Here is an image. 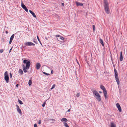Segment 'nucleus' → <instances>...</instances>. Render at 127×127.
Here are the masks:
<instances>
[{
    "label": "nucleus",
    "instance_id": "nucleus-28",
    "mask_svg": "<svg viewBox=\"0 0 127 127\" xmlns=\"http://www.w3.org/2000/svg\"><path fill=\"white\" fill-rule=\"evenodd\" d=\"M43 73L44 74L47 75H49L50 74L49 73H47L46 72H43Z\"/></svg>",
    "mask_w": 127,
    "mask_h": 127
},
{
    "label": "nucleus",
    "instance_id": "nucleus-9",
    "mask_svg": "<svg viewBox=\"0 0 127 127\" xmlns=\"http://www.w3.org/2000/svg\"><path fill=\"white\" fill-rule=\"evenodd\" d=\"M36 66L37 69H39L41 67V65L39 63H38L36 64Z\"/></svg>",
    "mask_w": 127,
    "mask_h": 127
},
{
    "label": "nucleus",
    "instance_id": "nucleus-2",
    "mask_svg": "<svg viewBox=\"0 0 127 127\" xmlns=\"http://www.w3.org/2000/svg\"><path fill=\"white\" fill-rule=\"evenodd\" d=\"M104 9L105 12L107 14L109 13L110 12L108 6V3L106 0H104Z\"/></svg>",
    "mask_w": 127,
    "mask_h": 127
},
{
    "label": "nucleus",
    "instance_id": "nucleus-43",
    "mask_svg": "<svg viewBox=\"0 0 127 127\" xmlns=\"http://www.w3.org/2000/svg\"><path fill=\"white\" fill-rule=\"evenodd\" d=\"M62 5L63 6H64V3H62Z\"/></svg>",
    "mask_w": 127,
    "mask_h": 127
},
{
    "label": "nucleus",
    "instance_id": "nucleus-33",
    "mask_svg": "<svg viewBox=\"0 0 127 127\" xmlns=\"http://www.w3.org/2000/svg\"><path fill=\"white\" fill-rule=\"evenodd\" d=\"M37 38L38 40L39 41V42H40V40L38 36L37 35Z\"/></svg>",
    "mask_w": 127,
    "mask_h": 127
},
{
    "label": "nucleus",
    "instance_id": "nucleus-14",
    "mask_svg": "<svg viewBox=\"0 0 127 127\" xmlns=\"http://www.w3.org/2000/svg\"><path fill=\"white\" fill-rule=\"evenodd\" d=\"M120 60L121 61H123V57L122 56V51L120 52Z\"/></svg>",
    "mask_w": 127,
    "mask_h": 127
},
{
    "label": "nucleus",
    "instance_id": "nucleus-20",
    "mask_svg": "<svg viewBox=\"0 0 127 127\" xmlns=\"http://www.w3.org/2000/svg\"><path fill=\"white\" fill-rule=\"evenodd\" d=\"M14 34H12L11 36L10 40H12H12L13 39V38L14 37Z\"/></svg>",
    "mask_w": 127,
    "mask_h": 127
},
{
    "label": "nucleus",
    "instance_id": "nucleus-36",
    "mask_svg": "<svg viewBox=\"0 0 127 127\" xmlns=\"http://www.w3.org/2000/svg\"><path fill=\"white\" fill-rule=\"evenodd\" d=\"M56 37H60V35H56Z\"/></svg>",
    "mask_w": 127,
    "mask_h": 127
},
{
    "label": "nucleus",
    "instance_id": "nucleus-38",
    "mask_svg": "<svg viewBox=\"0 0 127 127\" xmlns=\"http://www.w3.org/2000/svg\"><path fill=\"white\" fill-rule=\"evenodd\" d=\"M12 41L10 40L9 43L11 44Z\"/></svg>",
    "mask_w": 127,
    "mask_h": 127
},
{
    "label": "nucleus",
    "instance_id": "nucleus-5",
    "mask_svg": "<svg viewBox=\"0 0 127 127\" xmlns=\"http://www.w3.org/2000/svg\"><path fill=\"white\" fill-rule=\"evenodd\" d=\"M21 6L27 12L28 11V10L25 5L23 4V2H22L21 3Z\"/></svg>",
    "mask_w": 127,
    "mask_h": 127
},
{
    "label": "nucleus",
    "instance_id": "nucleus-8",
    "mask_svg": "<svg viewBox=\"0 0 127 127\" xmlns=\"http://www.w3.org/2000/svg\"><path fill=\"white\" fill-rule=\"evenodd\" d=\"M75 3L77 6H82L83 5V4L82 3H81L77 1H76Z\"/></svg>",
    "mask_w": 127,
    "mask_h": 127
},
{
    "label": "nucleus",
    "instance_id": "nucleus-7",
    "mask_svg": "<svg viewBox=\"0 0 127 127\" xmlns=\"http://www.w3.org/2000/svg\"><path fill=\"white\" fill-rule=\"evenodd\" d=\"M116 105L118 108L119 112H121L122 111V109L119 104V103H117L116 104Z\"/></svg>",
    "mask_w": 127,
    "mask_h": 127
},
{
    "label": "nucleus",
    "instance_id": "nucleus-37",
    "mask_svg": "<svg viewBox=\"0 0 127 127\" xmlns=\"http://www.w3.org/2000/svg\"><path fill=\"white\" fill-rule=\"evenodd\" d=\"M12 47H11V48L10 49V50H9V53H10L11 52V50H12Z\"/></svg>",
    "mask_w": 127,
    "mask_h": 127
},
{
    "label": "nucleus",
    "instance_id": "nucleus-10",
    "mask_svg": "<svg viewBox=\"0 0 127 127\" xmlns=\"http://www.w3.org/2000/svg\"><path fill=\"white\" fill-rule=\"evenodd\" d=\"M61 121L63 123L64 122H66L67 121V119L65 118H63L61 120Z\"/></svg>",
    "mask_w": 127,
    "mask_h": 127
},
{
    "label": "nucleus",
    "instance_id": "nucleus-12",
    "mask_svg": "<svg viewBox=\"0 0 127 127\" xmlns=\"http://www.w3.org/2000/svg\"><path fill=\"white\" fill-rule=\"evenodd\" d=\"M114 72H115V78H118V73L115 69H114Z\"/></svg>",
    "mask_w": 127,
    "mask_h": 127
},
{
    "label": "nucleus",
    "instance_id": "nucleus-19",
    "mask_svg": "<svg viewBox=\"0 0 127 127\" xmlns=\"http://www.w3.org/2000/svg\"><path fill=\"white\" fill-rule=\"evenodd\" d=\"M19 72L22 75L23 73V70L21 69H20L19 71Z\"/></svg>",
    "mask_w": 127,
    "mask_h": 127
},
{
    "label": "nucleus",
    "instance_id": "nucleus-6",
    "mask_svg": "<svg viewBox=\"0 0 127 127\" xmlns=\"http://www.w3.org/2000/svg\"><path fill=\"white\" fill-rule=\"evenodd\" d=\"M16 107L17 108V110L18 112L19 113L20 115L22 114V112L21 110L20 109L19 106L17 105H16Z\"/></svg>",
    "mask_w": 127,
    "mask_h": 127
},
{
    "label": "nucleus",
    "instance_id": "nucleus-25",
    "mask_svg": "<svg viewBox=\"0 0 127 127\" xmlns=\"http://www.w3.org/2000/svg\"><path fill=\"white\" fill-rule=\"evenodd\" d=\"M60 38L63 41L64 40V37L61 36H60Z\"/></svg>",
    "mask_w": 127,
    "mask_h": 127
},
{
    "label": "nucleus",
    "instance_id": "nucleus-41",
    "mask_svg": "<svg viewBox=\"0 0 127 127\" xmlns=\"http://www.w3.org/2000/svg\"><path fill=\"white\" fill-rule=\"evenodd\" d=\"M29 12L31 14H32V10H30Z\"/></svg>",
    "mask_w": 127,
    "mask_h": 127
},
{
    "label": "nucleus",
    "instance_id": "nucleus-16",
    "mask_svg": "<svg viewBox=\"0 0 127 127\" xmlns=\"http://www.w3.org/2000/svg\"><path fill=\"white\" fill-rule=\"evenodd\" d=\"M25 45L27 46H31L32 45V42H28L25 43Z\"/></svg>",
    "mask_w": 127,
    "mask_h": 127
},
{
    "label": "nucleus",
    "instance_id": "nucleus-3",
    "mask_svg": "<svg viewBox=\"0 0 127 127\" xmlns=\"http://www.w3.org/2000/svg\"><path fill=\"white\" fill-rule=\"evenodd\" d=\"M93 93L94 96L99 101L101 100L100 96L98 93L96 91H93Z\"/></svg>",
    "mask_w": 127,
    "mask_h": 127
},
{
    "label": "nucleus",
    "instance_id": "nucleus-44",
    "mask_svg": "<svg viewBox=\"0 0 127 127\" xmlns=\"http://www.w3.org/2000/svg\"><path fill=\"white\" fill-rule=\"evenodd\" d=\"M70 109H69L67 111L68 112H70Z\"/></svg>",
    "mask_w": 127,
    "mask_h": 127
},
{
    "label": "nucleus",
    "instance_id": "nucleus-15",
    "mask_svg": "<svg viewBox=\"0 0 127 127\" xmlns=\"http://www.w3.org/2000/svg\"><path fill=\"white\" fill-rule=\"evenodd\" d=\"M111 127H116V124L113 122H111L110 123Z\"/></svg>",
    "mask_w": 127,
    "mask_h": 127
},
{
    "label": "nucleus",
    "instance_id": "nucleus-11",
    "mask_svg": "<svg viewBox=\"0 0 127 127\" xmlns=\"http://www.w3.org/2000/svg\"><path fill=\"white\" fill-rule=\"evenodd\" d=\"M103 93L105 99H106L108 98L107 93L106 91L103 92Z\"/></svg>",
    "mask_w": 127,
    "mask_h": 127
},
{
    "label": "nucleus",
    "instance_id": "nucleus-4",
    "mask_svg": "<svg viewBox=\"0 0 127 127\" xmlns=\"http://www.w3.org/2000/svg\"><path fill=\"white\" fill-rule=\"evenodd\" d=\"M4 79L6 83H8L9 82V77L7 71L5 72L4 73Z\"/></svg>",
    "mask_w": 127,
    "mask_h": 127
},
{
    "label": "nucleus",
    "instance_id": "nucleus-17",
    "mask_svg": "<svg viewBox=\"0 0 127 127\" xmlns=\"http://www.w3.org/2000/svg\"><path fill=\"white\" fill-rule=\"evenodd\" d=\"M99 41L100 43L102 44V45L103 46H104V45L102 40L100 38L99 39Z\"/></svg>",
    "mask_w": 127,
    "mask_h": 127
},
{
    "label": "nucleus",
    "instance_id": "nucleus-40",
    "mask_svg": "<svg viewBox=\"0 0 127 127\" xmlns=\"http://www.w3.org/2000/svg\"><path fill=\"white\" fill-rule=\"evenodd\" d=\"M18 86H19V85L18 84H17L16 85V87H18Z\"/></svg>",
    "mask_w": 127,
    "mask_h": 127
},
{
    "label": "nucleus",
    "instance_id": "nucleus-47",
    "mask_svg": "<svg viewBox=\"0 0 127 127\" xmlns=\"http://www.w3.org/2000/svg\"><path fill=\"white\" fill-rule=\"evenodd\" d=\"M34 44L32 43V45H34Z\"/></svg>",
    "mask_w": 127,
    "mask_h": 127
},
{
    "label": "nucleus",
    "instance_id": "nucleus-32",
    "mask_svg": "<svg viewBox=\"0 0 127 127\" xmlns=\"http://www.w3.org/2000/svg\"><path fill=\"white\" fill-rule=\"evenodd\" d=\"M45 102H44L42 104V106L43 107H44L45 105Z\"/></svg>",
    "mask_w": 127,
    "mask_h": 127
},
{
    "label": "nucleus",
    "instance_id": "nucleus-46",
    "mask_svg": "<svg viewBox=\"0 0 127 127\" xmlns=\"http://www.w3.org/2000/svg\"><path fill=\"white\" fill-rule=\"evenodd\" d=\"M40 42V44L42 45V44L41 43V42L40 41V42Z\"/></svg>",
    "mask_w": 127,
    "mask_h": 127
},
{
    "label": "nucleus",
    "instance_id": "nucleus-22",
    "mask_svg": "<svg viewBox=\"0 0 127 127\" xmlns=\"http://www.w3.org/2000/svg\"><path fill=\"white\" fill-rule=\"evenodd\" d=\"M50 120L52 121L51 123H54L55 121V119H50Z\"/></svg>",
    "mask_w": 127,
    "mask_h": 127
},
{
    "label": "nucleus",
    "instance_id": "nucleus-39",
    "mask_svg": "<svg viewBox=\"0 0 127 127\" xmlns=\"http://www.w3.org/2000/svg\"><path fill=\"white\" fill-rule=\"evenodd\" d=\"M41 120H39V122L38 123V124H41Z\"/></svg>",
    "mask_w": 127,
    "mask_h": 127
},
{
    "label": "nucleus",
    "instance_id": "nucleus-18",
    "mask_svg": "<svg viewBox=\"0 0 127 127\" xmlns=\"http://www.w3.org/2000/svg\"><path fill=\"white\" fill-rule=\"evenodd\" d=\"M116 80V81L117 84L118 85H119L120 83V81L118 78H115Z\"/></svg>",
    "mask_w": 127,
    "mask_h": 127
},
{
    "label": "nucleus",
    "instance_id": "nucleus-26",
    "mask_svg": "<svg viewBox=\"0 0 127 127\" xmlns=\"http://www.w3.org/2000/svg\"><path fill=\"white\" fill-rule=\"evenodd\" d=\"M18 102L19 103L21 104H23V103L22 102V101H21V100H19V99H18Z\"/></svg>",
    "mask_w": 127,
    "mask_h": 127
},
{
    "label": "nucleus",
    "instance_id": "nucleus-31",
    "mask_svg": "<svg viewBox=\"0 0 127 127\" xmlns=\"http://www.w3.org/2000/svg\"><path fill=\"white\" fill-rule=\"evenodd\" d=\"M93 31H94V32L95 31V25H93Z\"/></svg>",
    "mask_w": 127,
    "mask_h": 127
},
{
    "label": "nucleus",
    "instance_id": "nucleus-23",
    "mask_svg": "<svg viewBox=\"0 0 127 127\" xmlns=\"http://www.w3.org/2000/svg\"><path fill=\"white\" fill-rule=\"evenodd\" d=\"M64 126L66 127H69L68 126V125L67 123H66V122L64 123Z\"/></svg>",
    "mask_w": 127,
    "mask_h": 127
},
{
    "label": "nucleus",
    "instance_id": "nucleus-1",
    "mask_svg": "<svg viewBox=\"0 0 127 127\" xmlns=\"http://www.w3.org/2000/svg\"><path fill=\"white\" fill-rule=\"evenodd\" d=\"M24 64L22 65L23 69L24 72L26 73L27 70L29 68L30 66V62L28 60H24L23 61Z\"/></svg>",
    "mask_w": 127,
    "mask_h": 127
},
{
    "label": "nucleus",
    "instance_id": "nucleus-48",
    "mask_svg": "<svg viewBox=\"0 0 127 127\" xmlns=\"http://www.w3.org/2000/svg\"><path fill=\"white\" fill-rule=\"evenodd\" d=\"M7 32H6V33H7Z\"/></svg>",
    "mask_w": 127,
    "mask_h": 127
},
{
    "label": "nucleus",
    "instance_id": "nucleus-35",
    "mask_svg": "<svg viewBox=\"0 0 127 127\" xmlns=\"http://www.w3.org/2000/svg\"><path fill=\"white\" fill-rule=\"evenodd\" d=\"M10 78H12V74L11 73H10Z\"/></svg>",
    "mask_w": 127,
    "mask_h": 127
},
{
    "label": "nucleus",
    "instance_id": "nucleus-42",
    "mask_svg": "<svg viewBox=\"0 0 127 127\" xmlns=\"http://www.w3.org/2000/svg\"><path fill=\"white\" fill-rule=\"evenodd\" d=\"M53 71L52 70L51 71V73L52 74H53Z\"/></svg>",
    "mask_w": 127,
    "mask_h": 127
},
{
    "label": "nucleus",
    "instance_id": "nucleus-34",
    "mask_svg": "<svg viewBox=\"0 0 127 127\" xmlns=\"http://www.w3.org/2000/svg\"><path fill=\"white\" fill-rule=\"evenodd\" d=\"M34 127H38L37 125L36 124H35L34 125Z\"/></svg>",
    "mask_w": 127,
    "mask_h": 127
},
{
    "label": "nucleus",
    "instance_id": "nucleus-27",
    "mask_svg": "<svg viewBox=\"0 0 127 127\" xmlns=\"http://www.w3.org/2000/svg\"><path fill=\"white\" fill-rule=\"evenodd\" d=\"M55 86V84H54L52 86L50 90H52V89L54 88Z\"/></svg>",
    "mask_w": 127,
    "mask_h": 127
},
{
    "label": "nucleus",
    "instance_id": "nucleus-21",
    "mask_svg": "<svg viewBox=\"0 0 127 127\" xmlns=\"http://www.w3.org/2000/svg\"><path fill=\"white\" fill-rule=\"evenodd\" d=\"M32 16L35 18V19L36 20H37V19L36 18V16L35 14L34 13V12H32Z\"/></svg>",
    "mask_w": 127,
    "mask_h": 127
},
{
    "label": "nucleus",
    "instance_id": "nucleus-30",
    "mask_svg": "<svg viewBox=\"0 0 127 127\" xmlns=\"http://www.w3.org/2000/svg\"><path fill=\"white\" fill-rule=\"evenodd\" d=\"M3 49H1L0 50V53H2L3 52Z\"/></svg>",
    "mask_w": 127,
    "mask_h": 127
},
{
    "label": "nucleus",
    "instance_id": "nucleus-13",
    "mask_svg": "<svg viewBox=\"0 0 127 127\" xmlns=\"http://www.w3.org/2000/svg\"><path fill=\"white\" fill-rule=\"evenodd\" d=\"M100 88L103 90V92L106 91L105 88L104 86H103L102 85H101L100 86Z\"/></svg>",
    "mask_w": 127,
    "mask_h": 127
},
{
    "label": "nucleus",
    "instance_id": "nucleus-45",
    "mask_svg": "<svg viewBox=\"0 0 127 127\" xmlns=\"http://www.w3.org/2000/svg\"><path fill=\"white\" fill-rule=\"evenodd\" d=\"M99 93H102V92H101V91H99Z\"/></svg>",
    "mask_w": 127,
    "mask_h": 127
},
{
    "label": "nucleus",
    "instance_id": "nucleus-29",
    "mask_svg": "<svg viewBox=\"0 0 127 127\" xmlns=\"http://www.w3.org/2000/svg\"><path fill=\"white\" fill-rule=\"evenodd\" d=\"M80 94L79 93H78L76 95V96L77 97H78L79 96H80Z\"/></svg>",
    "mask_w": 127,
    "mask_h": 127
},
{
    "label": "nucleus",
    "instance_id": "nucleus-24",
    "mask_svg": "<svg viewBox=\"0 0 127 127\" xmlns=\"http://www.w3.org/2000/svg\"><path fill=\"white\" fill-rule=\"evenodd\" d=\"M32 83V82L31 80H30L29 82V86H30L31 85Z\"/></svg>",
    "mask_w": 127,
    "mask_h": 127
}]
</instances>
